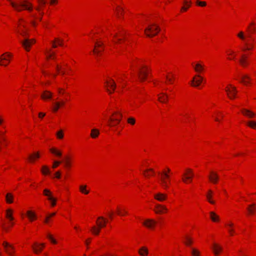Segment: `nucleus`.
Wrapping results in <instances>:
<instances>
[{"instance_id":"31","label":"nucleus","mask_w":256,"mask_h":256,"mask_svg":"<svg viewBox=\"0 0 256 256\" xmlns=\"http://www.w3.org/2000/svg\"><path fill=\"white\" fill-rule=\"evenodd\" d=\"M148 250L146 247L142 246L138 250V253L141 256H146L148 254Z\"/></svg>"},{"instance_id":"12","label":"nucleus","mask_w":256,"mask_h":256,"mask_svg":"<svg viewBox=\"0 0 256 256\" xmlns=\"http://www.w3.org/2000/svg\"><path fill=\"white\" fill-rule=\"evenodd\" d=\"M203 78L200 74L194 76L192 80V85L193 86L198 87L203 81Z\"/></svg>"},{"instance_id":"17","label":"nucleus","mask_w":256,"mask_h":256,"mask_svg":"<svg viewBox=\"0 0 256 256\" xmlns=\"http://www.w3.org/2000/svg\"><path fill=\"white\" fill-rule=\"evenodd\" d=\"M247 212L250 216L254 215L256 212V204H253L248 205L247 208Z\"/></svg>"},{"instance_id":"27","label":"nucleus","mask_w":256,"mask_h":256,"mask_svg":"<svg viewBox=\"0 0 256 256\" xmlns=\"http://www.w3.org/2000/svg\"><path fill=\"white\" fill-rule=\"evenodd\" d=\"M210 218L214 222H218L220 220V218L214 212H210Z\"/></svg>"},{"instance_id":"16","label":"nucleus","mask_w":256,"mask_h":256,"mask_svg":"<svg viewBox=\"0 0 256 256\" xmlns=\"http://www.w3.org/2000/svg\"><path fill=\"white\" fill-rule=\"evenodd\" d=\"M208 178L212 182L216 184L218 180L219 177L216 172L212 171L208 176Z\"/></svg>"},{"instance_id":"55","label":"nucleus","mask_w":256,"mask_h":256,"mask_svg":"<svg viewBox=\"0 0 256 256\" xmlns=\"http://www.w3.org/2000/svg\"><path fill=\"white\" fill-rule=\"evenodd\" d=\"M45 115H46L45 113H44V112H40L38 114V116L40 118H44L45 116Z\"/></svg>"},{"instance_id":"1","label":"nucleus","mask_w":256,"mask_h":256,"mask_svg":"<svg viewBox=\"0 0 256 256\" xmlns=\"http://www.w3.org/2000/svg\"><path fill=\"white\" fill-rule=\"evenodd\" d=\"M256 31V22H251L248 26L246 34L241 31V66H246L249 63L248 56L253 48L254 38L252 34Z\"/></svg>"},{"instance_id":"41","label":"nucleus","mask_w":256,"mask_h":256,"mask_svg":"<svg viewBox=\"0 0 256 256\" xmlns=\"http://www.w3.org/2000/svg\"><path fill=\"white\" fill-rule=\"evenodd\" d=\"M40 158V154H38V152H36V153H34L32 154H31L29 156V160H30V161H33L34 160V158Z\"/></svg>"},{"instance_id":"9","label":"nucleus","mask_w":256,"mask_h":256,"mask_svg":"<svg viewBox=\"0 0 256 256\" xmlns=\"http://www.w3.org/2000/svg\"><path fill=\"white\" fill-rule=\"evenodd\" d=\"M194 176L193 172L190 169H187L186 172L184 173L182 175V180L185 182L187 183L188 181H191Z\"/></svg>"},{"instance_id":"15","label":"nucleus","mask_w":256,"mask_h":256,"mask_svg":"<svg viewBox=\"0 0 256 256\" xmlns=\"http://www.w3.org/2000/svg\"><path fill=\"white\" fill-rule=\"evenodd\" d=\"M2 245L4 248L6 252L8 254H11L12 251L14 250V246L6 242H4Z\"/></svg>"},{"instance_id":"42","label":"nucleus","mask_w":256,"mask_h":256,"mask_svg":"<svg viewBox=\"0 0 256 256\" xmlns=\"http://www.w3.org/2000/svg\"><path fill=\"white\" fill-rule=\"evenodd\" d=\"M37 2L39 4L40 6L37 7L36 10L39 11L40 10V6H44L46 4V2L45 0H37Z\"/></svg>"},{"instance_id":"3","label":"nucleus","mask_w":256,"mask_h":256,"mask_svg":"<svg viewBox=\"0 0 256 256\" xmlns=\"http://www.w3.org/2000/svg\"><path fill=\"white\" fill-rule=\"evenodd\" d=\"M106 220L103 216L98 217L96 222L98 226H93L91 228L92 232L94 234L98 235L100 232V229L106 226Z\"/></svg>"},{"instance_id":"47","label":"nucleus","mask_w":256,"mask_h":256,"mask_svg":"<svg viewBox=\"0 0 256 256\" xmlns=\"http://www.w3.org/2000/svg\"><path fill=\"white\" fill-rule=\"evenodd\" d=\"M190 3H191V2H190H190H189V4H188V2L186 0H185L184 1V4H186V5H188V6H187V7L182 6V8L181 10H183V11H186V10H188V7H190Z\"/></svg>"},{"instance_id":"30","label":"nucleus","mask_w":256,"mask_h":256,"mask_svg":"<svg viewBox=\"0 0 256 256\" xmlns=\"http://www.w3.org/2000/svg\"><path fill=\"white\" fill-rule=\"evenodd\" d=\"M212 190H209L208 194H206V198L208 202L211 204H214L215 202L212 200Z\"/></svg>"},{"instance_id":"50","label":"nucleus","mask_w":256,"mask_h":256,"mask_svg":"<svg viewBox=\"0 0 256 256\" xmlns=\"http://www.w3.org/2000/svg\"><path fill=\"white\" fill-rule=\"evenodd\" d=\"M48 238L52 242L53 244H56V241L52 238V236L50 234H48Z\"/></svg>"},{"instance_id":"4","label":"nucleus","mask_w":256,"mask_h":256,"mask_svg":"<svg viewBox=\"0 0 256 256\" xmlns=\"http://www.w3.org/2000/svg\"><path fill=\"white\" fill-rule=\"evenodd\" d=\"M160 30V29L158 26L155 24H152L146 28L144 33L148 37H153L156 36Z\"/></svg>"},{"instance_id":"57","label":"nucleus","mask_w":256,"mask_h":256,"mask_svg":"<svg viewBox=\"0 0 256 256\" xmlns=\"http://www.w3.org/2000/svg\"><path fill=\"white\" fill-rule=\"evenodd\" d=\"M50 216H46L44 220V222L46 224H48V220H49V219H50Z\"/></svg>"},{"instance_id":"33","label":"nucleus","mask_w":256,"mask_h":256,"mask_svg":"<svg viewBox=\"0 0 256 256\" xmlns=\"http://www.w3.org/2000/svg\"><path fill=\"white\" fill-rule=\"evenodd\" d=\"M109 121L112 122V124H110V126H116L120 122V118H110L109 119Z\"/></svg>"},{"instance_id":"34","label":"nucleus","mask_w":256,"mask_h":256,"mask_svg":"<svg viewBox=\"0 0 256 256\" xmlns=\"http://www.w3.org/2000/svg\"><path fill=\"white\" fill-rule=\"evenodd\" d=\"M6 202L8 204H11L13 202V196L11 193H8L6 196Z\"/></svg>"},{"instance_id":"60","label":"nucleus","mask_w":256,"mask_h":256,"mask_svg":"<svg viewBox=\"0 0 256 256\" xmlns=\"http://www.w3.org/2000/svg\"><path fill=\"white\" fill-rule=\"evenodd\" d=\"M8 60L6 58L3 57V56H0V60Z\"/></svg>"},{"instance_id":"48","label":"nucleus","mask_w":256,"mask_h":256,"mask_svg":"<svg viewBox=\"0 0 256 256\" xmlns=\"http://www.w3.org/2000/svg\"><path fill=\"white\" fill-rule=\"evenodd\" d=\"M22 27L25 28V26H22ZM20 34L22 36H26L28 35V32L25 29H22L20 30Z\"/></svg>"},{"instance_id":"28","label":"nucleus","mask_w":256,"mask_h":256,"mask_svg":"<svg viewBox=\"0 0 256 256\" xmlns=\"http://www.w3.org/2000/svg\"><path fill=\"white\" fill-rule=\"evenodd\" d=\"M212 249L214 254L217 256L219 254L220 252L222 251V248L218 246L217 244H214Z\"/></svg>"},{"instance_id":"52","label":"nucleus","mask_w":256,"mask_h":256,"mask_svg":"<svg viewBox=\"0 0 256 256\" xmlns=\"http://www.w3.org/2000/svg\"><path fill=\"white\" fill-rule=\"evenodd\" d=\"M185 243L187 246H190L192 243V241L188 238H186V242Z\"/></svg>"},{"instance_id":"37","label":"nucleus","mask_w":256,"mask_h":256,"mask_svg":"<svg viewBox=\"0 0 256 256\" xmlns=\"http://www.w3.org/2000/svg\"><path fill=\"white\" fill-rule=\"evenodd\" d=\"M86 185H82L80 186V191L86 194H87L89 193V191L86 189Z\"/></svg>"},{"instance_id":"13","label":"nucleus","mask_w":256,"mask_h":256,"mask_svg":"<svg viewBox=\"0 0 256 256\" xmlns=\"http://www.w3.org/2000/svg\"><path fill=\"white\" fill-rule=\"evenodd\" d=\"M103 45L104 44L102 42H96L95 44L94 48L93 50L94 53L96 56H98L100 54V53L104 50L103 48L100 50L98 48L102 47Z\"/></svg>"},{"instance_id":"64","label":"nucleus","mask_w":256,"mask_h":256,"mask_svg":"<svg viewBox=\"0 0 256 256\" xmlns=\"http://www.w3.org/2000/svg\"><path fill=\"white\" fill-rule=\"evenodd\" d=\"M0 65L1 66H6L8 65V64H4V62H2L0 61Z\"/></svg>"},{"instance_id":"54","label":"nucleus","mask_w":256,"mask_h":256,"mask_svg":"<svg viewBox=\"0 0 256 256\" xmlns=\"http://www.w3.org/2000/svg\"><path fill=\"white\" fill-rule=\"evenodd\" d=\"M55 176L58 178H60V171L56 172L55 173Z\"/></svg>"},{"instance_id":"53","label":"nucleus","mask_w":256,"mask_h":256,"mask_svg":"<svg viewBox=\"0 0 256 256\" xmlns=\"http://www.w3.org/2000/svg\"><path fill=\"white\" fill-rule=\"evenodd\" d=\"M56 42H58V44L60 46H62V42H63V40H60L58 38H56Z\"/></svg>"},{"instance_id":"45","label":"nucleus","mask_w":256,"mask_h":256,"mask_svg":"<svg viewBox=\"0 0 256 256\" xmlns=\"http://www.w3.org/2000/svg\"><path fill=\"white\" fill-rule=\"evenodd\" d=\"M128 122L132 125H134L136 123V120L133 117H130L127 120Z\"/></svg>"},{"instance_id":"25","label":"nucleus","mask_w":256,"mask_h":256,"mask_svg":"<svg viewBox=\"0 0 256 256\" xmlns=\"http://www.w3.org/2000/svg\"><path fill=\"white\" fill-rule=\"evenodd\" d=\"M168 96L166 94L162 92L160 96H158V100L161 102H166L168 100Z\"/></svg>"},{"instance_id":"63","label":"nucleus","mask_w":256,"mask_h":256,"mask_svg":"<svg viewBox=\"0 0 256 256\" xmlns=\"http://www.w3.org/2000/svg\"><path fill=\"white\" fill-rule=\"evenodd\" d=\"M152 172L153 173L154 172V170L152 169V168H150V169H148L146 170H145L144 172Z\"/></svg>"},{"instance_id":"38","label":"nucleus","mask_w":256,"mask_h":256,"mask_svg":"<svg viewBox=\"0 0 256 256\" xmlns=\"http://www.w3.org/2000/svg\"><path fill=\"white\" fill-rule=\"evenodd\" d=\"M246 124L253 129H256V122L254 120H250L246 122Z\"/></svg>"},{"instance_id":"21","label":"nucleus","mask_w":256,"mask_h":256,"mask_svg":"<svg viewBox=\"0 0 256 256\" xmlns=\"http://www.w3.org/2000/svg\"><path fill=\"white\" fill-rule=\"evenodd\" d=\"M241 114H243L245 116H247L248 118H252L255 115V114L253 112L243 108H241Z\"/></svg>"},{"instance_id":"19","label":"nucleus","mask_w":256,"mask_h":256,"mask_svg":"<svg viewBox=\"0 0 256 256\" xmlns=\"http://www.w3.org/2000/svg\"><path fill=\"white\" fill-rule=\"evenodd\" d=\"M44 246V244H38L35 243L34 246H32V248H33L34 252L36 254H38L42 251V248Z\"/></svg>"},{"instance_id":"18","label":"nucleus","mask_w":256,"mask_h":256,"mask_svg":"<svg viewBox=\"0 0 256 256\" xmlns=\"http://www.w3.org/2000/svg\"><path fill=\"white\" fill-rule=\"evenodd\" d=\"M154 198L159 202H162L166 199L167 196L166 194L158 192L154 195Z\"/></svg>"},{"instance_id":"5","label":"nucleus","mask_w":256,"mask_h":256,"mask_svg":"<svg viewBox=\"0 0 256 256\" xmlns=\"http://www.w3.org/2000/svg\"><path fill=\"white\" fill-rule=\"evenodd\" d=\"M170 176L168 174L164 172L161 174L160 176V184L164 188H168V180Z\"/></svg>"},{"instance_id":"59","label":"nucleus","mask_w":256,"mask_h":256,"mask_svg":"<svg viewBox=\"0 0 256 256\" xmlns=\"http://www.w3.org/2000/svg\"><path fill=\"white\" fill-rule=\"evenodd\" d=\"M58 92L59 94H61V93L63 94V93H64V90H63L61 88H58Z\"/></svg>"},{"instance_id":"32","label":"nucleus","mask_w":256,"mask_h":256,"mask_svg":"<svg viewBox=\"0 0 256 256\" xmlns=\"http://www.w3.org/2000/svg\"><path fill=\"white\" fill-rule=\"evenodd\" d=\"M100 134L99 130L96 128H92L91 130L90 136L92 138H96L98 137Z\"/></svg>"},{"instance_id":"29","label":"nucleus","mask_w":256,"mask_h":256,"mask_svg":"<svg viewBox=\"0 0 256 256\" xmlns=\"http://www.w3.org/2000/svg\"><path fill=\"white\" fill-rule=\"evenodd\" d=\"M250 81V78L247 76H242L241 74V83L245 85L248 84Z\"/></svg>"},{"instance_id":"24","label":"nucleus","mask_w":256,"mask_h":256,"mask_svg":"<svg viewBox=\"0 0 256 256\" xmlns=\"http://www.w3.org/2000/svg\"><path fill=\"white\" fill-rule=\"evenodd\" d=\"M65 102L64 101L56 102H54V106L52 110L54 112H56L62 106H64Z\"/></svg>"},{"instance_id":"51","label":"nucleus","mask_w":256,"mask_h":256,"mask_svg":"<svg viewBox=\"0 0 256 256\" xmlns=\"http://www.w3.org/2000/svg\"><path fill=\"white\" fill-rule=\"evenodd\" d=\"M61 162H62L60 161L55 160L53 163L52 168H56L61 164Z\"/></svg>"},{"instance_id":"44","label":"nucleus","mask_w":256,"mask_h":256,"mask_svg":"<svg viewBox=\"0 0 256 256\" xmlns=\"http://www.w3.org/2000/svg\"><path fill=\"white\" fill-rule=\"evenodd\" d=\"M66 167H70V159L68 157H66L64 161Z\"/></svg>"},{"instance_id":"46","label":"nucleus","mask_w":256,"mask_h":256,"mask_svg":"<svg viewBox=\"0 0 256 256\" xmlns=\"http://www.w3.org/2000/svg\"><path fill=\"white\" fill-rule=\"evenodd\" d=\"M57 138L59 139H62L64 137V133L62 130H60L56 133Z\"/></svg>"},{"instance_id":"23","label":"nucleus","mask_w":256,"mask_h":256,"mask_svg":"<svg viewBox=\"0 0 256 256\" xmlns=\"http://www.w3.org/2000/svg\"><path fill=\"white\" fill-rule=\"evenodd\" d=\"M115 11L116 12V16L118 18H122L124 10L123 8L120 7L118 6H116Z\"/></svg>"},{"instance_id":"39","label":"nucleus","mask_w":256,"mask_h":256,"mask_svg":"<svg viewBox=\"0 0 256 256\" xmlns=\"http://www.w3.org/2000/svg\"><path fill=\"white\" fill-rule=\"evenodd\" d=\"M42 172L44 174H48L50 173V171L49 168L46 166H44L42 168Z\"/></svg>"},{"instance_id":"36","label":"nucleus","mask_w":256,"mask_h":256,"mask_svg":"<svg viewBox=\"0 0 256 256\" xmlns=\"http://www.w3.org/2000/svg\"><path fill=\"white\" fill-rule=\"evenodd\" d=\"M50 151L52 153L54 154L56 156H61L62 155V153L60 151L54 148H52L50 149Z\"/></svg>"},{"instance_id":"2","label":"nucleus","mask_w":256,"mask_h":256,"mask_svg":"<svg viewBox=\"0 0 256 256\" xmlns=\"http://www.w3.org/2000/svg\"><path fill=\"white\" fill-rule=\"evenodd\" d=\"M8 0L10 2L12 6L18 12H20L23 9L28 11H32V10L33 6L32 4L27 0H24V1L20 2L18 3L13 2L11 0Z\"/></svg>"},{"instance_id":"22","label":"nucleus","mask_w":256,"mask_h":256,"mask_svg":"<svg viewBox=\"0 0 256 256\" xmlns=\"http://www.w3.org/2000/svg\"><path fill=\"white\" fill-rule=\"evenodd\" d=\"M52 96V93L48 90H44L41 94V98L44 100H50Z\"/></svg>"},{"instance_id":"56","label":"nucleus","mask_w":256,"mask_h":256,"mask_svg":"<svg viewBox=\"0 0 256 256\" xmlns=\"http://www.w3.org/2000/svg\"><path fill=\"white\" fill-rule=\"evenodd\" d=\"M53 56H54V54H49L48 55L47 58H52L54 59V58L53 57Z\"/></svg>"},{"instance_id":"14","label":"nucleus","mask_w":256,"mask_h":256,"mask_svg":"<svg viewBox=\"0 0 256 256\" xmlns=\"http://www.w3.org/2000/svg\"><path fill=\"white\" fill-rule=\"evenodd\" d=\"M154 211L156 214H162L164 212H166L168 211V209L164 206L157 204L156 206Z\"/></svg>"},{"instance_id":"58","label":"nucleus","mask_w":256,"mask_h":256,"mask_svg":"<svg viewBox=\"0 0 256 256\" xmlns=\"http://www.w3.org/2000/svg\"><path fill=\"white\" fill-rule=\"evenodd\" d=\"M56 38L54 39V42H52V48H56L57 47V46L56 44Z\"/></svg>"},{"instance_id":"43","label":"nucleus","mask_w":256,"mask_h":256,"mask_svg":"<svg viewBox=\"0 0 256 256\" xmlns=\"http://www.w3.org/2000/svg\"><path fill=\"white\" fill-rule=\"evenodd\" d=\"M191 253L192 256H200V252L196 248H192Z\"/></svg>"},{"instance_id":"11","label":"nucleus","mask_w":256,"mask_h":256,"mask_svg":"<svg viewBox=\"0 0 256 256\" xmlns=\"http://www.w3.org/2000/svg\"><path fill=\"white\" fill-rule=\"evenodd\" d=\"M34 42L35 40L34 39H28V38H26L23 41L21 42L22 46L26 51L30 50V47Z\"/></svg>"},{"instance_id":"61","label":"nucleus","mask_w":256,"mask_h":256,"mask_svg":"<svg viewBox=\"0 0 256 256\" xmlns=\"http://www.w3.org/2000/svg\"><path fill=\"white\" fill-rule=\"evenodd\" d=\"M166 79L168 80L170 82H172V79L170 78H169L168 76H166Z\"/></svg>"},{"instance_id":"62","label":"nucleus","mask_w":256,"mask_h":256,"mask_svg":"<svg viewBox=\"0 0 256 256\" xmlns=\"http://www.w3.org/2000/svg\"><path fill=\"white\" fill-rule=\"evenodd\" d=\"M56 212H52V214H50V215H48V216H50V218H51L53 216H54L56 215Z\"/></svg>"},{"instance_id":"26","label":"nucleus","mask_w":256,"mask_h":256,"mask_svg":"<svg viewBox=\"0 0 256 256\" xmlns=\"http://www.w3.org/2000/svg\"><path fill=\"white\" fill-rule=\"evenodd\" d=\"M193 66L194 70L197 72H200L204 69V66L200 63H197Z\"/></svg>"},{"instance_id":"20","label":"nucleus","mask_w":256,"mask_h":256,"mask_svg":"<svg viewBox=\"0 0 256 256\" xmlns=\"http://www.w3.org/2000/svg\"><path fill=\"white\" fill-rule=\"evenodd\" d=\"M156 224V222L152 219H148L143 222V224L148 228H152Z\"/></svg>"},{"instance_id":"49","label":"nucleus","mask_w":256,"mask_h":256,"mask_svg":"<svg viewBox=\"0 0 256 256\" xmlns=\"http://www.w3.org/2000/svg\"><path fill=\"white\" fill-rule=\"evenodd\" d=\"M196 4L198 6H205L206 4L205 2H202L199 0H196Z\"/></svg>"},{"instance_id":"6","label":"nucleus","mask_w":256,"mask_h":256,"mask_svg":"<svg viewBox=\"0 0 256 256\" xmlns=\"http://www.w3.org/2000/svg\"><path fill=\"white\" fill-rule=\"evenodd\" d=\"M148 68L145 66L140 68L138 72V76L140 81H144L148 76Z\"/></svg>"},{"instance_id":"40","label":"nucleus","mask_w":256,"mask_h":256,"mask_svg":"<svg viewBox=\"0 0 256 256\" xmlns=\"http://www.w3.org/2000/svg\"><path fill=\"white\" fill-rule=\"evenodd\" d=\"M27 216L32 221L36 218L35 214L30 210L27 212Z\"/></svg>"},{"instance_id":"10","label":"nucleus","mask_w":256,"mask_h":256,"mask_svg":"<svg viewBox=\"0 0 256 256\" xmlns=\"http://www.w3.org/2000/svg\"><path fill=\"white\" fill-rule=\"evenodd\" d=\"M106 88L107 92L110 94H112L116 88L115 82L113 80L111 79L110 82L106 81Z\"/></svg>"},{"instance_id":"8","label":"nucleus","mask_w":256,"mask_h":256,"mask_svg":"<svg viewBox=\"0 0 256 256\" xmlns=\"http://www.w3.org/2000/svg\"><path fill=\"white\" fill-rule=\"evenodd\" d=\"M226 91L230 98L232 100L235 98L237 90L234 86L230 85L229 87L226 88Z\"/></svg>"},{"instance_id":"7","label":"nucleus","mask_w":256,"mask_h":256,"mask_svg":"<svg viewBox=\"0 0 256 256\" xmlns=\"http://www.w3.org/2000/svg\"><path fill=\"white\" fill-rule=\"evenodd\" d=\"M44 194L48 197V199L50 201L52 206L56 204V199L53 197L52 192L48 189H44L43 192Z\"/></svg>"},{"instance_id":"35","label":"nucleus","mask_w":256,"mask_h":256,"mask_svg":"<svg viewBox=\"0 0 256 256\" xmlns=\"http://www.w3.org/2000/svg\"><path fill=\"white\" fill-rule=\"evenodd\" d=\"M12 211L11 209H8L6 211V218L8 219L10 221L14 220L12 216Z\"/></svg>"}]
</instances>
